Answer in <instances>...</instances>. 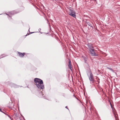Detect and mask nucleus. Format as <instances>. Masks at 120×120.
Returning <instances> with one entry per match:
<instances>
[{
	"instance_id": "dca6fc26",
	"label": "nucleus",
	"mask_w": 120,
	"mask_h": 120,
	"mask_svg": "<svg viewBox=\"0 0 120 120\" xmlns=\"http://www.w3.org/2000/svg\"><path fill=\"white\" fill-rule=\"evenodd\" d=\"M0 111L1 112L3 113H4V112H3V111L1 110L0 109Z\"/></svg>"
},
{
	"instance_id": "f3484780",
	"label": "nucleus",
	"mask_w": 120,
	"mask_h": 120,
	"mask_svg": "<svg viewBox=\"0 0 120 120\" xmlns=\"http://www.w3.org/2000/svg\"><path fill=\"white\" fill-rule=\"evenodd\" d=\"M3 113H4V114H5L6 115H7L8 116H9V115H8V114H7L6 113H4V112Z\"/></svg>"
},
{
	"instance_id": "20e7f679",
	"label": "nucleus",
	"mask_w": 120,
	"mask_h": 120,
	"mask_svg": "<svg viewBox=\"0 0 120 120\" xmlns=\"http://www.w3.org/2000/svg\"><path fill=\"white\" fill-rule=\"evenodd\" d=\"M89 78L90 80L91 81L92 83L94 82V81L93 75L91 72L90 73V76L89 77Z\"/></svg>"
},
{
	"instance_id": "423d86ee",
	"label": "nucleus",
	"mask_w": 120,
	"mask_h": 120,
	"mask_svg": "<svg viewBox=\"0 0 120 120\" xmlns=\"http://www.w3.org/2000/svg\"><path fill=\"white\" fill-rule=\"evenodd\" d=\"M11 86V87H14V88H17L19 87V86H18L14 83L12 84Z\"/></svg>"
},
{
	"instance_id": "9b49d317",
	"label": "nucleus",
	"mask_w": 120,
	"mask_h": 120,
	"mask_svg": "<svg viewBox=\"0 0 120 120\" xmlns=\"http://www.w3.org/2000/svg\"><path fill=\"white\" fill-rule=\"evenodd\" d=\"M15 116L16 117H18V116L19 115V114L18 113H15Z\"/></svg>"
},
{
	"instance_id": "ddd939ff",
	"label": "nucleus",
	"mask_w": 120,
	"mask_h": 120,
	"mask_svg": "<svg viewBox=\"0 0 120 120\" xmlns=\"http://www.w3.org/2000/svg\"><path fill=\"white\" fill-rule=\"evenodd\" d=\"M8 116L11 120H13V119H12L11 117H10V116L9 115Z\"/></svg>"
},
{
	"instance_id": "0eeeda50",
	"label": "nucleus",
	"mask_w": 120,
	"mask_h": 120,
	"mask_svg": "<svg viewBox=\"0 0 120 120\" xmlns=\"http://www.w3.org/2000/svg\"><path fill=\"white\" fill-rule=\"evenodd\" d=\"M18 53L19 54V56L21 57H23L25 54V53L24 52L21 53L20 52H18Z\"/></svg>"
},
{
	"instance_id": "1a4fd4ad",
	"label": "nucleus",
	"mask_w": 120,
	"mask_h": 120,
	"mask_svg": "<svg viewBox=\"0 0 120 120\" xmlns=\"http://www.w3.org/2000/svg\"><path fill=\"white\" fill-rule=\"evenodd\" d=\"M110 105H111V108H112V110L113 112V113L114 114V115H115V109H113V107H112V104L110 103Z\"/></svg>"
},
{
	"instance_id": "f8f14e48",
	"label": "nucleus",
	"mask_w": 120,
	"mask_h": 120,
	"mask_svg": "<svg viewBox=\"0 0 120 120\" xmlns=\"http://www.w3.org/2000/svg\"><path fill=\"white\" fill-rule=\"evenodd\" d=\"M114 115H115V116L116 120H119L118 119V118L116 116V115L115 114Z\"/></svg>"
},
{
	"instance_id": "412c9836",
	"label": "nucleus",
	"mask_w": 120,
	"mask_h": 120,
	"mask_svg": "<svg viewBox=\"0 0 120 120\" xmlns=\"http://www.w3.org/2000/svg\"><path fill=\"white\" fill-rule=\"evenodd\" d=\"M41 30V29H39V31L40 30Z\"/></svg>"
},
{
	"instance_id": "39448f33",
	"label": "nucleus",
	"mask_w": 120,
	"mask_h": 120,
	"mask_svg": "<svg viewBox=\"0 0 120 120\" xmlns=\"http://www.w3.org/2000/svg\"><path fill=\"white\" fill-rule=\"evenodd\" d=\"M71 60L69 59V64L68 65V68L70 69L71 71H72V68H73L71 67Z\"/></svg>"
},
{
	"instance_id": "a211bd4d",
	"label": "nucleus",
	"mask_w": 120,
	"mask_h": 120,
	"mask_svg": "<svg viewBox=\"0 0 120 120\" xmlns=\"http://www.w3.org/2000/svg\"><path fill=\"white\" fill-rule=\"evenodd\" d=\"M90 28L91 29H92L93 28V27L92 26H91V28Z\"/></svg>"
},
{
	"instance_id": "6e6552de",
	"label": "nucleus",
	"mask_w": 120,
	"mask_h": 120,
	"mask_svg": "<svg viewBox=\"0 0 120 120\" xmlns=\"http://www.w3.org/2000/svg\"><path fill=\"white\" fill-rule=\"evenodd\" d=\"M86 47L88 49H90V50L91 49H93V48L92 45H87V46H86Z\"/></svg>"
},
{
	"instance_id": "b1692460",
	"label": "nucleus",
	"mask_w": 120,
	"mask_h": 120,
	"mask_svg": "<svg viewBox=\"0 0 120 120\" xmlns=\"http://www.w3.org/2000/svg\"><path fill=\"white\" fill-rule=\"evenodd\" d=\"M71 46H72V45H71Z\"/></svg>"
},
{
	"instance_id": "2eb2a0df",
	"label": "nucleus",
	"mask_w": 120,
	"mask_h": 120,
	"mask_svg": "<svg viewBox=\"0 0 120 120\" xmlns=\"http://www.w3.org/2000/svg\"><path fill=\"white\" fill-rule=\"evenodd\" d=\"M9 13L10 14H12V11H11V12H9Z\"/></svg>"
},
{
	"instance_id": "6ab92c4d",
	"label": "nucleus",
	"mask_w": 120,
	"mask_h": 120,
	"mask_svg": "<svg viewBox=\"0 0 120 120\" xmlns=\"http://www.w3.org/2000/svg\"><path fill=\"white\" fill-rule=\"evenodd\" d=\"M65 108L66 109H68H68V107L67 106H66L65 107Z\"/></svg>"
},
{
	"instance_id": "f03ea898",
	"label": "nucleus",
	"mask_w": 120,
	"mask_h": 120,
	"mask_svg": "<svg viewBox=\"0 0 120 120\" xmlns=\"http://www.w3.org/2000/svg\"><path fill=\"white\" fill-rule=\"evenodd\" d=\"M90 53L91 55L92 56H98V54L96 52V50L93 49H91L90 50Z\"/></svg>"
},
{
	"instance_id": "5701e85b",
	"label": "nucleus",
	"mask_w": 120,
	"mask_h": 120,
	"mask_svg": "<svg viewBox=\"0 0 120 120\" xmlns=\"http://www.w3.org/2000/svg\"><path fill=\"white\" fill-rule=\"evenodd\" d=\"M27 34H26V36H27Z\"/></svg>"
},
{
	"instance_id": "f257e3e1",
	"label": "nucleus",
	"mask_w": 120,
	"mask_h": 120,
	"mask_svg": "<svg viewBox=\"0 0 120 120\" xmlns=\"http://www.w3.org/2000/svg\"><path fill=\"white\" fill-rule=\"evenodd\" d=\"M34 82L38 87L40 89H43L44 88L43 81L40 79L36 78L34 79Z\"/></svg>"
},
{
	"instance_id": "9d476101",
	"label": "nucleus",
	"mask_w": 120,
	"mask_h": 120,
	"mask_svg": "<svg viewBox=\"0 0 120 120\" xmlns=\"http://www.w3.org/2000/svg\"><path fill=\"white\" fill-rule=\"evenodd\" d=\"M6 56L7 55L4 54H2L0 56V58L1 59Z\"/></svg>"
},
{
	"instance_id": "4468645a",
	"label": "nucleus",
	"mask_w": 120,
	"mask_h": 120,
	"mask_svg": "<svg viewBox=\"0 0 120 120\" xmlns=\"http://www.w3.org/2000/svg\"><path fill=\"white\" fill-rule=\"evenodd\" d=\"M6 14L8 16L10 17H11V15H9L8 14Z\"/></svg>"
},
{
	"instance_id": "7ed1b4c3",
	"label": "nucleus",
	"mask_w": 120,
	"mask_h": 120,
	"mask_svg": "<svg viewBox=\"0 0 120 120\" xmlns=\"http://www.w3.org/2000/svg\"><path fill=\"white\" fill-rule=\"evenodd\" d=\"M69 15L71 16L74 18L75 17V11L71 9H69Z\"/></svg>"
},
{
	"instance_id": "aec40b11",
	"label": "nucleus",
	"mask_w": 120,
	"mask_h": 120,
	"mask_svg": "<svg viewBox=\"0 0 120 120\" xmlns=\"http://www.w3.org/2000/svg\"><path fill=\"white\" fill-rule=\"evenodd\" d=\"M35 32H30V34H32L33 33H34Z\"/></svg>"
},
{
	"instance_id": "4be33fe9",
	"label": "nucleus",
	"mask_w": 120,
	"mask_h": 120,
	"mask_svg": "<svg viewBox=\"0 0 120 120\" xmlns=\"http://www.w3.org/2000/svg\"><path fill=\"white\" fill-rule=\"evenodd\" d=\"M41 30V29H39V31L40 30Z\"/></svg>"
}]
</instances>
